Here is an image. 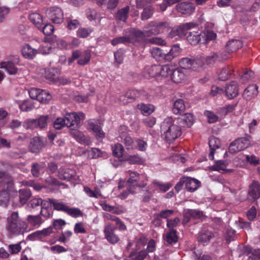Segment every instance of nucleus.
<instances>
[{"instance_id": "obj_42", "label": "nucleus", "mask_w": 260, "mask_h": 260, "mask_svg": "<svg viewBox=\"0 0 260 260\" xmlns=\"http://www.w3.org/2000/svg\"><path fill=\"white\" fill-rule=\"evenodd\" d=\"M51 95L47 91L41 89L38 100L42 104H48L51 100Z\"/></svg>"}, {"instance_id": "obj_28", "label": "nucleus", "mask_w": 260, "mask_h": 260, "mask_svg": "<svg viewBox=\"0 0 260 260\" xmlns=\"http://www.w3.org/2000/svg\"><path fill=\"white\" fill-rule=\"evenodd\" d=\"M185 76L182 70L181 69H176L173 71L172 70L171 78L173 82L176 83H179L184 80Z\"/></svg>"}, {"instance_id": "obj_12", "label": "nucleus", "mask_w": 260, "mask_h": 260, "mask_svg": "<svg viewBox=\"0 0 260 260\" xmlns=\"http://www.w3.org/2000/svg\"><path fill=\"white\" fill-rule=\"evenodd\" d=\"M177 11L183 15L189 16L195 11L196 7L193 3L190 2H183L176 6Z\"/></svg>"}, {"instance_id": "obj_5", "label": "nucleus", "mask_w": 260, "mask_h": 260, "mask_svg": "<svg viewBox=\"0 0 260 260\" xmlns=\"http://www.w3.org/2000/svg\"><path fill=\"white\" fill-rule=\"evenodd\" d=\"M169 27V24L167 21H152L145 26L146 35L150 36L152 35H158L167 31Z\"/></svg>"}, {"instance_id": "obj_16", "label": "nucleus", "mask_w": 260, "mask_h": 260, "mask_svg": "<svg viewBox=\"0 0 260 260\" xmlns=\"http://www.w3.org/2000/svg\"><path fill=\"white\" fill-rule=\"evenodd\" d=\"M198 24L193 22L183 23L177 26V28L179 32V38H181L185 37L187 35L188 30L196 28Z\"/></svg>"}, {"instance_id": "obj_23", "label": "nucleus", "mask_w": 260, "mask_h": 260, "mask_svg": "<svg viewBox=\"0 0 260 260\" xmlns=\"http://www.w3.org/2000/svg\"><path fill=\"white\" fill-rule=\"evenodd\" d=\"M130 7L127 6L117 11L115 14V19L117 20L126 22L128 17Z\"/></svg>"}, {"instance_id": "obj_22", "label": "nucleus", "mask_w": 260, "mask_h": 260, "mask_svg": "<svg viewBox=\"0 0 260 260\" xmlns=\"http://www.w3.org/2000/svg\"><path fill=\"white\" fill-rule=\"evenodd\" d=\"M257 93V87L256 85L254 84L250 85L244 91L243 97L246 100H250L256 96Z\"/></svg>"}, {"instance_id": "obj_14", "label": "nucleus", "mask_w": 260, "mask_h": 260, "mask_svg": "<svg viewBox=\"0 0 260 260\" xmlns=\"http://www.w3.org/2000/svg\"><path fill=\"white\" fill-rule=\"evenodd\" d=\"M228 59L226 52L222 53H211L209 55L204 57L205 63L207 64H213L216 61H223Z\"/></svg>"}, {"instance_id": "obj_48", "label": "nucleus", "mask_w": 260, "mask_h": 260, "mask_svg": "<svg viewBox=\"0 0 260 260\" xmlns=\"http://www.w3.org/2000/svg\"><path fill=\"white\" fill-rule=\"evenodd\" d=\"M226 165L223 160H220L216 161L215 165L211 166L210 169L214 171H222L224 172L227 171L226 169Z\"/></svg>"}, {"instance_id": "obj_35", "label": "nucleus", "mask_w": 260, "mask_h": 260, "mask_svg": "<svg viewBox=\"0 0 260 260\" xmlns=\"http://www.w3.org/2000/svg\"><path fill=\"white\" fill-rule=\"evenodd\" d=\"M181 50L179 45L177 44L173 45L170 51L167 53V61H170L174 57L178 56L181 52Z\"/></svg>"}, {"instance_id": "obj_38", "label": "nucleus", "mask_w": 260, "mask_h": 260, "mask_svg": "<svg viewBox=\"0 0 260 260\" xmlns=\"http://www.w3.org/2000/svg\"><path fill=\"white\" fill-rule=\"evenodd\" d=\"M121 139L122 142L127 150L135 149L136 147L135 139L134 140L129 135L122 137Z\"/></svg>"}, {"instance_id": "obj_33", "label": "nucleus", "mask_w": 260, "mask_h": 260, "mask_svg": "<svg viewBox=\"0 0 260 260\" xmlns=\"http://www.w3.org/2000/svg\"><path fill=\"white\" fill-rule=\"evenodd\" d=\"M29 19L39 29L42 27L43 24V17L38 13L33 12L29 14Z\"/></svg>"}, {"instance_id": "obj_45", "label": "nucleus", "mask_w": 260, "mask_h": 260, "mask_svg": "<svg viewBox=\"0 0 260 260\" xmlns=\"http://www.w3.org/2000/svg\"><path fill=\"white\" fill-rule=\"evenodd\" d=\"M147 255V251L145 250H142L139 252H132L129 257L131 260H144Z\"/></svg>"}, {"instance_id": "obj_17", "label": "nucleus", "mask_w": 260, "mask_h": 260, "mask_svg": "<svg viewBox=\"0 0 260 260\" xmlns=\"http://www.w3.org/2000/svg\"><path fill=\"white\" fill-rule=\"evenodd\" d=\"M146 93L143 90L129 89L124 96L129 100H135L137 98L143 100L146 98Z\"/></svg>"}, {"instance_id": "obj_8", "label": "nucleus", "mask_w": 260, "mask_h": 260, "mask_svg": "<svg viewBox=\"0 0 260 260\" xmlns=\"http://www.w3.org/2000/svg\"><path fill=\"white\" fill-rule=\"evenodd\" d=\"M47 18L52 22L60 24L63 22V13L62 10L58 7H52L46 11Z\"/></svg>"}, {"instance_id": "obj_56", "label": "nucleus", "mask_w": 260, "mask_h": 260, "mask_svg": "<svg viewBox=\"0 0 260 260\" xmlns=\"http://www.w3.org/2000/svg\"><path fill=\"white\" fill-rule=\"evenodd\" d=\"M93 31V28L89 27L87 28L81 27L77 31V35L78 37L85 38L88 37Z\"/></svg>"}, {"instance_id": "obj_30", "label": "nucleus", "mask_w": 260, "mask_h": 260, "mask_svg": "<svg viewBox=\"0 0 260 260\" xmlns=\"http://www.w3.org/2000/svg\"><path fill=\"white\" fill-rule=\"evenodd\" d=\"M1 185H8V188L10 189L14 185L13 180L9 175H7L4 171L0 170Z\"/></svg>"}, {"instance_id": "obj_9", "label": "nucleus", "mask_w": 260, "mask_h": 260, "mask_svg": "<svg viewBox=\"0 0 260 260\" xmlns=\"http://www.w3.org/2000/svg\"><path fill=\"white\" fill-rule=\"evenodd\" d=\"M116 227L111 222H107L105 223L104 230L105 239L111 244H115L120 240L119 237L115 233Z\"/></svg>"}, {"instance_id": "obj_46", "label": "nucleus", "mask_w": 260, "mask_h": 260, "mask_svg": "<svg viewBox=\"0 0 260 260\" xmlns=\"http://www.w3.org/2000/svg\"><path fill=\"white\" fill-rule=\"evenodd\" d=\"M131 42L129 36H120L114 38L111 41V44L115 46L119 44H126Z\"/></svg>"}, {"instance_id": "obj_51", "label": "nucleus", "mask_w": 260, "mask_h": 260, "mask_svg": "<svg viewBox=\"0 0 260 260\" xmlns=\"http://www.w3.org/2000/svg\"><path fill=\"white\" fill-rule=\"evenodd\" d=\"M223 86H224V89L223 88H221L218 86H212V89L211 90V94L213 96H215L217 94L224 93L225 96H228V91H227L228 82H225Z\"/></svg>"}, {"instance_id": "obj_59", "label": "nucleus", "mask_w": 260, "mask_h": 260, "mask_svg": "<svg viewBox=\"0 0 260 260\" xmlns=\"http://www.w3.org/2000/svg\"><path fill=\"white\" fill-rule=\"evenodd\" d=\"M242 42L238 40L229 41V51L235 52L242 47Z\"/></svg>"}, {"instance_id": "obj_50", "label": "nucleus", "mask_w": 260, "mask_h": 260, "mask_svg": "<svg viewBox=\"0 0 260 260\" xmlns=\"http://www.w3.org/2000/svg\"><path fill=\"white\" fill-rule=\"evenodd\" d=\"M90 51L86 50L82 52L81 58L78 60V63L81 66H84L90 61Z\"/></svg>"}, {"instance_id": "obj_58", "label": "nucleus", "mask_w": 260, "mask_h": 260, "mask_svg": "<svg viewBox=\"0 0 260 260\" xmlns=\"http://www.w3.org/2000/svg\"><path fill=\"white\" fill-rule=\"evenodd\" d=\"M23 126L26 129H34L38 127L36 119L25 120L23 122Z\"/></svg>"}, {"instance_id": "obj_31", "label": "nucleus", "mask_w": 260, "mask_h": 260, "mask_svg": "<svg viewBox=\"0 0 260 260\" xmlns=\"http://www.w3.org/2000/svg\"><path fill=\"white\" fill-rule=\"evenodd\" d=\"M76 175V172L69 168L62 170L59 172V178L61 180L69 181L74 178Z\"/></svg>"}, {"instance_id": "obj_43", "label": "nucleus", "mask_w": 260, "mask_h": 260, "mask_svg": "<svg viewBox=\"0 0 260 260\" xmlns=\"http://www.w3.org/2000/svg\"><path fill=\"white\" fill-rule=\"evenodd\" d=\"M44 162H34L32 164L31 172L34 177H38L40 174V171L44 168Z\"/></svg>"}, {"instance_id": "obj_13", "label": "nucleus", "mask_w": 260, "mask_h": 260, "mask_svg": "<svg viewBox=\"0 0 260 260\" xmlns=\"http://www.w3.org/2000/svg\"><path fill=\"white\" fill-rule=\"evenodd\" d=\"M181 128L190 127L193 124L194 118L192 114L188 113L178 117H174Z\"/></svg>"}, {"instance_id": "obj_60", "label": "nucleus", "mask_w": 260, "mask_h": 260, "mask_svg": "<svg viewBox=\"0 0 260 260\" xmlns=\"http://www.w3.org/2000/svg\"><path fill=\"white\" fill-rule=\"evenodd\" d=\"M135 149L143 152L146 150L148 146L147 142L141 139H135Z\"/></svg>"}, {"instance_id": "obj_10", "label": "nucleus", "mask_w": 260, "mask_h": 260, "mask_svg": "<svg viewBox=\"0 0 260 260\" xmlns=\"http://www.w3.org/2000/svg\"><path fill=\"white\" fill-rule=\"evenodd\" d=\"M250 145V141L245 138H241L232 142L229 146V151L232 153L238 152Z\"/></svg>"}, {"instance_id": "obj_62", "label": "nucleus", "mask_w": 260, "mask_h": 260, "mask_svg": "<svg viewBox=\"0 0 260 260\" xmlns=\"http://www.w3.org/2000/svg\"><path fill=\"white\" fill-rule=\"evenodd\" d=\"M160 70L158 71V76L166 77L169 75H171L172 70L170 69L169 66H160L159 65Z\"/></svg>"}, {"instance_id": "obj_53", "label": "nucleus", "mask_w": 260, "mask_h": 260, "mask_svg": "<svg viewBox=\"0 0 260 260\" xmlns=\"http://www.w3.org/2000/svg\"><path fill=\"white\" fill-rule=\"evenodd\" d=\"M154 13V10L151 6L146 7L144 8L141 15L142 20H146L150 18Z\"/></svg>"}, {"instance_id": "obj_26", "label": "nucleus", "mask_w": 260, "mask_h": 260, "mask_svg": "<svg viewBox=\"0 0 260 260\" xmlns=\"http://www.w3.org/2000/svg\"><path fill=\"white\" fill-rule=\"evenodd\" d=\"M37 53V50L32 48L28 44H25L22 49V54L23 56L25 58L29 59H33Z\"/></svg>"}, {"instance_id": "obj_39", "label": "nucleus", "mask_w": 260, "mask_h": 260, "mask_svg": "<svg viewBox=\"0 0 260 260\" xmlns=\"http://www.w3.org/2000/svg\"><path fill=\"white\" fill-rule=\"evenodd\" d=\"M165 240L170 244L176 243L178 241L176 231L174 229L169 230V232L166 234Z\"/></svg>"}, {"instance_id": "obj_11", "label": "nucleus", "mask_w": 260, "mask_h": 260, "mask_svg": "<svg viewBox=\"0 0 260 260\" xmlns=\"http://www.w3.org/2000/svg\"><path fill=\"white\" fill-rule=\"evenodd\" d=\"M46 139L43 137H34L31 139L29 145V150L37 153L45 146Z\"/></svg>"}, {"instance_id": "obj_57", "label": "nucleus", "mask_w": 260, "mask_h": 260, "mask_svg": "<svg viewBox=\"0 0 260 260\" xmlns=\"http://www.w3.org/2000/svg\"><path fill=\"white\" fill-rule=\"evenodd\" d=\"M113 154L114 156L120 158L123 156L124 148L120 143H116L112 147Z\"/></svg>"}, {"instance_id": "obj_44", "label": "nucleus", "mask_w": 260, "mask_h": 260, "mask_svg": "<svg viewBox=\"0 0 260 260\" xmlns=\"http://www.w3.org/2000/svg\"><path fill=\"white\" fill-rule=\"evenodd\" d=\"M238 86L236 82L232 81L229 84V99H232L238 95Z\"/></svg>"}, {"instance_id": "obj_55", "label": "nucleus", "mask_w": 260, "mask_h": 260, "mask_svg": "<svg viewBox=\"0 0 260 260\" xmlns=\"http://www.w3.org/2000/svg\"><path fill=\"white\" fill-rule=\"evenodd\" d=\"M49 119V116L47 115H42L36 119L37 121L38 127L40 129H42L47 127L48 122Z\"/></svg>"}, {"instance_id": "obj_25", "label": "nucleus", "mask_w": 260, "mask_h": 260, "mask_svg": "<svg viewBox=\"0 0 260 260\" xmlns=\"http://www.w3.org/2000/svg\"><path fill=\"white\" fill-rule=\"evenodd\" d=\"M151 53L152 57L158 61H167V53L158 47H153L151 50Z\"/></svg>"}, {"instance_id": "obj_52", "label": "nucleus", "mask_w": 260, "mask_h": 260, "mask_svg": "<svg viewBox=\"0 0 260 260\" xmlns=\"http://www.w3.org/2000/svg\"><path fill=\"white\" fill-rule=\"evenodd\" d=\"M127 161L130 164H137V165H142L143 164L145 160L144 159L138 154L131 155H129L127 159Z\"/></svg>"}, {"instance_id": "obj_6", "label": "nucleus", "mask_w": 260, "mask_h": 260, "mask_svg": "<svg viewBox=\"0 0 260 260\" xmlns=\"http://www.w3.org/2000/svg\"><path fill=\"white\" fill-rule=\"evenodd\" d=\"M60 71L57 68H51L45 70L44 73L45 78L50 82L55 84H67L70 82L68 79H63L60 77Z\"/></svg>"}, {"instance_id": "obj_19", "label": "nucleus", "mask_w": 260, "mask_h": 260, "mask_svg": "<svg viewBox=\"0 0 260 260\" xmlns=\"http://www.w3.org/2000/svg\"><path fill=\"white\" fill-rule=\"evenodd\" d=\"M185 187L187 191L193 192L201 185V182L198 180L189 177H185Z\"/></svg>"}, {"instance_id": "obj_3", "label": "nucleus", "mask_w": 260, "mask_h": 260, "mask_svg": "<svg viewBox=\"0 0 260 260\" xmlns=\"http://www.w3.org/2000/svg\"><path fill=\"white\" fill-rule=\"evenodd\" d=\"M216 34L212 30L207 31H193L189 32L186 36L187 41L192 45L206 44L216 39Z\"/></svg>"}, {"instance_id": "obj_40", "label": "nucleus", "mask_w": 260, "mask_h": 260, "mask_svg": "<svg viewBox=\"0 0 260 260\" xmlns=\"http://www.w3.org/2000/svg\"><path fill=\"white\" fill-rule=\"evenodd\" d=\"M19 107L21 111L28 112L35 108V103L32 100H27L20 104Z\"/></svg>"}, {"instance_id": "obj_29", "label": "nucleus", "mask_w": 260, "mask_h": 260, "mask_svg": "<svg viewBox=\"0 0 260 260\" xmlns=\"http://www.w3.org/2000/svg\"><path fill=\"white\" fill-rule=\"evenodd\" d=\"M31 196V192L28 188L21 189L19 191V201L21 205L26 204Z\"/></svg>"}, {"instance_id": "obj_63", "label": "nucleus", "mask_w": 260, "mask_h": 260, "mask_svg": "<svg viewBox=\"0 0 260 260\" xmlns=\"http://www.w3.org/2000/svg\"><path fill=\"white\" fill-rule=\"evenodd\" d=\"M192 59L189 58H182L179 61V64L180 67L184 69H192Z\"/></svg>"}, {"instance_id": "obj_21", "label": "nucleus", "mask_w": 260, "mask_h": 260, "mask_svg": "<svg viewBox=\"0 0 260 260\" xmlns=\"http://www.w3.org/2000/svg\"><path fill=\"white\" fill-rule=\"evenodd\" d=\"M214 237L212 231L203 229L198 234V241L202 243H207Z\"/></svg>"}, {"instance_id": "obj_4", "label": "nucleus", "mask_w": 260, "mask_h": 260, "mask_svg": "<svg viewBox=\"0 0 260 260\" xmlns=\"http://www.w3.org/2000/svg\"><path fill=\"white\" fill-rule=\"evenodd\" d=\"M127 174L129 178L126 183L128 192L135 193L138 188H143L147 185V177L143 174H140L136 171L128 170Z\"/></svg>"}, {"instance_id": "obj_41", "label": "nucleus", "mask_w": 260, "mask_h": 260, "mask_svg": "<svg viewBox=\"0 0 260 260\" xmlns=\"http://www.w3.org/2000/svg\"><path fill=\"white\" fill-rule=\"evenodd\" d=\"M29 223L35 228H38L43 223V220L40 215L33 216L29 215L27 218Z\"/></svg>"}, {"instance_id": "obj_37", "label": "nucleus", "mask_w": 260, "mask_h": 260, "mask_svg": "<svg viewBox=\"0 0 260 260\" xmlns=\"http://www.w3.org/2000/svg\"><path fill=\"white\" fill-rule=\"evenodd\" d=\"M40 241L44 242H48V237L53 233L51 226L45 228L42 230L39 231Z\"/></svg>"}, {"instance_id": "obj_24", "label": "nucleus", "mask_w": 260, "mask_h": 260, "mask_svg": "<svg viewBox=\"0 0 260 260\" xmlns=\"http://www.w3.org/2000/svg\"><path fill=\"white\" fill-rule=\"evenodd\" d=\"M50 202L51 203L54 210L66 213L69 206L67 203L62 202L60 200L55 199L50 200Z\"/></svg>"}, {"instance_id": "obj_47", "label": "nucleus", "mask_w": 260, "mask_h": 260, "mask_svg": "<svg viewBox=\"0 0 260 260\" xmlns=\"http://www.w3.org/2000/svg\"><path fill=\"white\" fill-rule=\"evenodd\" d=\"M66 213L74 218L82 217L83 216V213L80 209L78 208H70L69 206H68Z\"/></svg>"}, {"instance_id": "obj_7", "label": "nucleus", "mask_w": 260, "mask_h": 260, "mask_svg": "<svg viewBox=\"0 0 260 260\" xmlns=\"http://www.w3.org/2000/svg\"><path fill=\"white\" fill-rule=\"evenodd\" d=\"M85 115L83 112L68 113L66 114L64 119L66 122V126L71 129L78 128L79 127L80 120L84 119Z\"/></svg>"}, {"instance_id": "obj_64", "label": "nucleus", "mask_w": 260, "mask_h": 260, "mask_svg": "<svg viewBox=\"0 0 260 260\" xmlns=\"http://www.w3.org/2000/svg\"><path fill=\"white\" fill-rule=\"evenodd\" d=\"M74 231L75 233L77 234H86L87 233L84 224L82 222H79L75 223L74 228Z\"/></svg>"}, {"instance_id": "obj_20", "label": "nucleus", "mask_w": 260, "mask_h": 260, "mask_svg": "<svg viewBox=\"0 0 260 260\" xmlns=\"http://www.w3.org/2000/svg\"><path fill=\"white\" fill-rule=\"evenodd\" d=\"M220 140L214 137H211L209 140V146L210 147V152L208 155L210 160H213L214 155L216 149L220 147Z\"/></svg>"}, {"instance_id": "obj_2", "label": "nucleus", "mask_w": 260, "mask_h": 260, "mask_svg": "<svg viewBox=\"0 0 260 260\" xmlns=\"http://www.w3.org/2000/svg\"><path fill=\"white\" fill-rule=\"evenodd\" d=\"M27 223L21 220L17 212H13L7 217V230L11 235H19L27 231Z\"/></svg>"}, {"instance_id": "obj_54", "label": "nucleus", "mask_w": 260, "mask_h": 260, "mask_svg": "<svg viewBox=\"0 0 260 260\" xmlns=\"http://www.w3.org/2000/svg\"><path fill=\"white\" fill-rule=\"evenodd\" d=\"M205 64V59L204 56L197 57V58L192 60V69L193 70H197L202 67Z\"/></svg>"}, {"instance_id": "obj_34", "label": "nucleus", "mask_w": 260, "mask_h": 260, "mask_svg": "<svg viewBox=\"0 0 260 260\" xmlns=\"http://www.w3.org/2000/svg\"><path fill=\"white\" fill-rule=\"evenodd\" d=\"M137 108L141 110L142 114L144 116H148L154 111V107L151 104L141 103L138 104Z\"/></svg>"}, {"instance_id": "obj_1", "label": "nucleus", "mask_w": 260, "mask_h": 260, "mask_svg": "<svg viewBox=\"0 0 260 260\" xmlns=\"http://www.w3.org/2000/svg\"><path fill=\"white\" fill-rule=\"evenodd\" d=\"M161 132L163 133L167 141L171 143L182 134V128L174 117L166 118L161 125Z\"/></svg>"}, {"instance_id": "obj_18", "label": "nucleus", "mask_w": 260, "mask_h": 260, "mask_svg": "<svg viewBox=\"0 0 260 260\" xmlns=\"http://www.w3.org/2000/svg\"><path fill=\"white\" fill-rule=\"evenodd\" d=\"M159 65L147 66L143 71V76L146 78L155 77L158 76Z\"/></svg>"}, {"instance_id": "obj_15", "label": "nucleus", "mask_w": 260, "mask_h": 260, "mask_svg": "<svg viewBox=\"0 0 260 260\" xmlns=\"http://www.w3.org/2000/svg\"><path fill=\"white\" fill-rule=\"evenodd\" d=\"M3 189L0 191V205L1 206L7 207L10 201V193L14 189V185L11 189L8 188V185L3 186Z\"/></svg>"}, {"instance_id": "obj_49", "label": "nucleus", "mask_w": 260, "mask_h": 260, "mask_svg": "<svg viewBox=\"0 0 260 260\" xmlns=\"http://www.w3.org/2000/svg\"><path fill=\"white\" fill-rule=\"evenodd\" d=\"M70 135L80 143H82L85 140V136L77 128L71 129Z\"/></svg>"}, {"instance_id": "obj_27", "label": "nucleus", "mask_w": 260, "mask_h": 260, "mask_svg": "<svg viewBox=\"0 0 260 260\" xmlns=\"http://www.w3.org/2000/svg\"><path fill=\"white\" fill-rule=\"evenodd\" d=\"M249 194L253 199L260 198V184L257 181H253L249 186Z\"/></svg>"}, {"instance_id": "obj_32", "label": "nucleus", "mask_w": 260, "mask_h": 260, "mask_svg": "<svg viewBox=\"0 0 260 260\" xmlns=\"http://www.w3.org/2000/svg\"><path fill=\"white\" fill-rule=\"evenodd\" d=\"M185 109V106L184 101L178 99L176 100L173 104L172 112L175 114H181L184 112Z\"/></svg>"}, {"instance_id": "obj_36", "label": "nucleus", "mask_w": 260, "mask_h": 260, "mask_svg": "<svg viewBox=\"0 0 260 260\" xmlns=\"http://www.w3.org/2000/svg\"><path fill=\"white\" fill-rule=\"evenodd\" d=\"M1 66V68L5 69L9 74L15 75L18 72L17 67L12 61L2 62Z\"/></svg>"}, {"instance_id": "obj_61", "label": "nucleus", "mask_w": 260, "mask_h": 260, "mask_svg": "<svg viewBox=\"0 0 260 260\" xmlns=\"http://www.w3.org/2000/svg\"><path fill=\"white\" fill-rule=\"evenodd\" d=\"M84 190L91 198L98 199L102 196L101 191L98 188H95V190L93 191L89 187L86 186L84 187Z\"/></svg>"}]
</instances>
